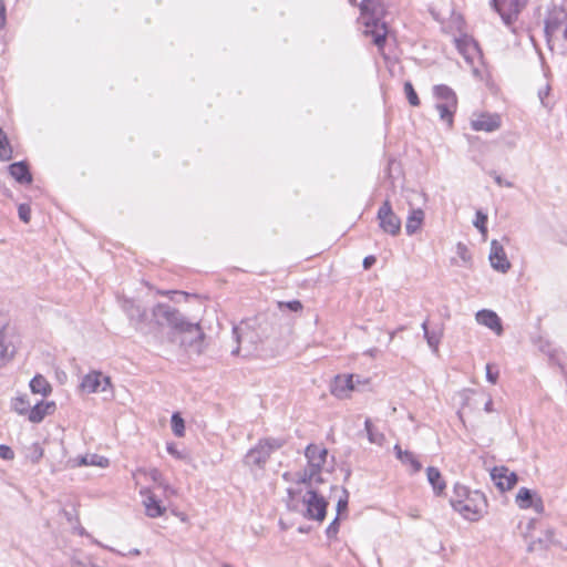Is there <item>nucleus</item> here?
Here are the masks:
<instances>
[{"instance_id": "35", "label": "nucleus", "mask_w": 567, "mask_h": 567, "mask_svg": "<svg viewBox=\"0 0 567 567\" xmlns=\"http://www.w3.org/2000/svg\"><path fill=\"white\" fill-rule=\"evenodd\" d=\"M135 475H144L145 477H148L153 482L157 483L159 486H163L166 491L169 489V487L167 485L163 484L162 473L157 468H150V470L138 468L136 471V473L134 474V476Z\"/></svg>"}, {"instance_id": "61", "label": "nucleus", "mask_w": 567, "mask_h": 567, "mask_svg": "<svg viewBox=\"0 0 567 567\" xmlns=\"http://www.w3.org/2000/svg\"><path fill=\"white\" fill-rule=\"evenodd\" d=\"M223 567H230L229 565H224Z\"/></svg>"}, {"instance_id": "46", "label": "nucleus", "mask_w": 567, "mask_h": 567, "mask_svg": "<svg viewBox=\"0 0 567 567\" xmlns=\"http://www.w3.org/2000/svg\"><path fill=\"white\" fill-rule=\"evenodd\" d=\"M473 491H470L466 486L455 485L454 496L452 498H467Z\"/></svg>"}, {"instance_id": "11", "label": "nucleus", "mask_w": 567, "mask_h": 567, "mask_svg": "<svg viewBox=\"0 0 567 567\" xmlns=\"http://www.w3.org/2000/svg\"><path fill=\"white\" fill-rule=\"evenodd\" d=\"M302 502L306 505L305 517L322 522L326 517L328 503L315 489L308 491Z\"/></svg>"}, {"instance_id": "14", "label": "nucleus", "mask_w": 567, "mask_h": 567, "mask_svg": "<svg viewBox=\"0 0 567 567\" xmlns=\"http://www.w3.org/2000/svg\"><path fill=\"white\" fill-rule=\"evenodd\" d=\"M81 388L87 393L106 392L111 390V379L99 371H92L83 377Z\"/></svg>"}, {"instance_id": "25", "label": "nucleus", "mask_w": 567, "mask_h": 567, "mask_svg": "<svg viewBox=\"0 0 567 567\" xmlns=\"http://www.w3.org/2000/svg\"><path fill=\"white\" fill-rule=\"evenodd\" d=\"M425 214L421 208H411L405 223V231L409 236L416 234L424 221Z\"/></svg>"}, {"instance_id": "27", "label": "nucleus", "mask_w": 567, "mask_h": 567, "mask_svg": "<svg viewBox=\"0 0 567 567\" xmlns=\"http://www.w3.org/2000/svg\"><path fill=\"white\" fill-rule=\"evenodd\" d=\"M109 464L110 461L106 457L99 454H86L72 460L73 467L92 465L104 468L107 467Z\"/></svg>"}, {"instance_id": "2", "label": "nucleus", "mask_w": 567, "mask_h": 567, "mask_svg": "<svg viewBox=\"0 0 567 567\" xmlns=\"http://www.w3.org/2000/svg\"><path fill=\"white\" fill-rule=\"evenodd\" d=\"M152 316L157 326H167L173 332L189 334V340H182V343L185 344L188 342L187 346L193 348L196 353L203 352L205 334L198 323L188 322L177 309L167 303H157L154 306Z\"/></svg>"}, {"instance_id": "43", "label": "nucleus", "mask_w": 567, "mask_h": 567, "mask_svg": "<svg viewBox=\"0 0 567 567\" xmlns=\"http://www.w3.org/2000/svg\"><path fill=\"white\" fill-rule=\"evenodd\" d=\"M279 308L281 310L284 309H288L290 311H293V312H298L302 309V305L299 300H291V301H287V302H279L278 303Z\"/></svg>"}, {"instance_id": "22", "label": "nucleus", "mask_w": 567, "mask_h": 567, "mask_svg": "<svg viewBox=\"0 0 567 567\" xmlns=\"http://www.w3.org/2000/svg\"><path fill=\"white\" fill-rule=\"evenodd\" d=\"M54 410V402H37L33 406H31L28 414V420L32 423H40L47 415L52 414Z\"/></svg>"}, {"instance_id": "20", "label": "nucleus", "mask_w": 567, "mask_h": 567, "mask_svg": "<svg viewBox=\"0 0 567 567\" xmlns=\"http://www.w3.org/2000/svg\"><path fill=\"white\" fill-rule=\"evenodd\" d=\"M140 494L143 497V505L148 517L156 518L165 513L166 508L162 506L161 502L155 497L150 488H142Z\"/></svg>"}, {"instance_id": "5", "label": "nucleus", "mask_w": 567, "mask_h": 567, "mask_svg": "<svg viewBox=\"0 0 567 567\" xmlns=\"http://www.w3.org/2000/svg\"><path fill=\"white\" fill-rule=\"evenodd\" d=\"M327 455L328 451L326 447L317 444H309L305 451L308 465L303 471L295 474L293 482L307 485H311L312 483H322L321 470L326 463Z\"/></svg>"}, {"instance_id": "51", "label": "nucleus", "mask_w": 567, "mask_h": 567, "mask_svg": "<svg viewBox=\"0 0 567 567\" xmlns=\"http://www.w3.org/2000/svg\"><path fill=\"white\" fill-rule=\"evenodd\" d=\"M90 565H93L90 561L81 560L80 558L73 557L71 560V567H90Z\"/></svg>"}, {"instance_id": "18", "label": "nucleus", "mask_w": 567, "mask_h": 567, "mask_svg": "<svg viewBox=\"0 0 567 567\" xmlns=\"http://www.w3.org/2000/svg\"><path fill=\"white\" fill-rule=\"evenodd\" d=\"M489 261L493 269L503 274L507 272L511 268V262L506 257L503 246L495 239L491 243Z\"/></svg>"}, {"instance_id": "8", "label": "nucleus", "mask_w": 567, "mask_h": 567, "mask_svg": "<svg viewBox=\"0 0 567 567\" xmlns=\"http://www.w3.org/2000/svg\"><path fill=\"white\" fill-rule=\"evenodd\" d=\"M433 96L436 100L435 109L440 113L441 121L450 127L453 125V117L457 110V96L453 89L445 84L433 86Z\"/></svg>"}, {"instance_id": "53", "label": "nucleus", "mask_w": 567, "mask_h": 567, "mask_svg": "<svg viewBox=\"0 0 567 567\" xmlns=\"http://www.w3.org/2000/svg\"><path fill=\"white\" fill-rule=\"evenodd\" d=\"M375 262L374 256H368L363 259L364 269H369Z\"/></svg>"}, {"instance_id": "55", "label": "nucleus", "mask_w": 567, "mask_h": 567, "mask_svg": "<svg viewBox=\"0 0 567 567\" xmlns=\"http://www.w3.org/2000/svg\"><path fill=\"white\" fill-rule=\"evenodd\" d=\"M484 410L487 413L493 412V400L491 398L486 401V403L484 405Z\"/></svg>"}, {"instance_id": "21", "label": "nucleus", "mask_w": 567, "mask_h": 567, "mask_svg": "<svg viewBox=\"0 0 567 567\" xmlns=\"http://www.w3.org/2000/svg\"><path fill=\"white\" fill-rule=\"evenodd\" d=\"M122 309L127 315L131 322L136 327V329H140L142 324L146 323V310L140 305H136L133 300L125 299L122 303Z\"/></svg>"}, {"instance_id": "15", "label": "nucleus", "mask_w": 567, "mask_h": 567, "mask_svg": "<svg viewBox=\"0 0 567 567\" xmlns=\"http://www.w3.org/2000/svg\"><path fill=\"white\" fill-rule=\"evenodd\" d=\"M501 125L502 118L497 113H480L471 120V127L476 132L492 133L497 131Z\"/></svg>"}, {"instance_id": "31", "label": "nucleus", "mask_w": 567, "mask_h": 567, "mask_svg": "<svg viewBox=\"0 0 567 567\" xmlns=\"http://www.w3.org/2000/svg\"><path fill=\"white\" fill-rule=\"evenodd\" d=\"M11 409L20 415H27L31 409V402L27 395H20L11 401Z\"/></svg>"}, {"instance_id": "41", "label": "nucleus", "mask_w": 567, "mask_h": 567, "mask_svg": "<svg viewBox=\"0 0 567 567\" xmlns=\"http://www.w3.org/2000/svg\"><path fill=\"white\" fill-rule=\"evenodd\" d=\"M486 223H487V215L481 210H477L475 220L473 224L482 233L483 236H485L487 233Z\"/></svg>"}, {"instance_id": "23", "label": "nucleus", "mask_w": 567, "mask_h": 567, "mask_svg": "<svg viewBox=\"0 0 567 567\" xmlns=\"http://www.w3.org/2000/svg\"><path fill=\"white\" fill-rule=\"evenodd\" d=\"M8 169L12 178H14L19 184H31L32 175L25 162L12 163L9 165Z\"/></svg>"}, {"instance_id": "10", "label": "nucleus", "mask_w": 567, "mask_h": 567, "mask_svg": "<svg viewBox=\"0 0 567 567\" xmlns=\"http://www.w3.org/2000/svg\"><path fill=\"white\" fill-rule=\"evenodd\" d=\"M377 218L380 228L384 233L391 236H398L400 234L402 223L400 217L393 212L389 199H385L379 208Z\"/></svg>"}, {"instance_id": "37", "label": "nucleus", "mask_w": 567, "mask_h": 567, "mask_svg": "<svg viewBox=\"0 0 567 567\" xmlns=\"http://www.w3.org/2000/svg\"><path fill=\"white\" fill-rule=\"evenodd\" d=\"M401 174V166L400 163L395 159H389L388 167L385 169V176L391 181V184H393L394 179Z\"/></svg>"}, {"instance_id": "47", "label": "nucleus", "mask_w": 567, "mask_h": 567, "mask_svg": "<svg viewBox=\"0 0 567 567\" xmlns=\"http://www.w3.org/2000/svg\"><path fill=\"white\" fill-rule=\"evenodd\" d=\"M486 379L488 382L495 384L498 379V371H493L492 364H486Z\"/></svg>"}, {"instance_id": "44", "label": "nucleus", "mask_w": 567, "mask_h": 567, "mask_svg": "<svg viewBox=\"0 0 567 567\" xmlns=\"http://www.w3.org/2000/svg\"><path fill=\"white\" fill-rule=\"evenodd\" d=\"M19 218L23 223H29L31 218V208L28 204H20L18 207Z\"/></svg>"}, {"instance_id": "60", "label": "nucleus", "mask_w": 567, "mask_h": 567, "mask_svg": "<svg viewBox=\"0 0 567 567\" xmlns=\"http://www.w3.org/2000/svg\"><path fill=\"white\" fill-rule=\"evenodd\" d=\"M349 1H350L351 3H354V2H355V0H349Z\"/></svg>"}, {"instance_id": "52", "label": "nucleus", "mask_w": 567, "mask_h": 567, "mask_svg": "<svg viewBox=\"0 0 567 567\" xmlns=\"http://www.w3.org/2000/svg\"><path fill=\"white\" fill-rule=\"evenodd\" d=\"M167 452L176 458H182V454L174 444H167Z\"/></svg>"}, {"instance_id": "19", "label": "nucleus", "mask_w": 567, "mask_h": 567, "mask_svg": "<svg viewBox=\"0 0 567 567\" xmlns=\"http://www.w3.org/2000/svg\"><path fill=\"white\" fill-rule=\"evenodd\" d=\"M476 322L495 332L497 336L503 333V326L498 315L489 309H482L475 315Z\"/></svg>"}, {"instance_id": "4", "label": "nucleus", "mask_w": 567, "mask_h": 567, "mask_svg": "<svg viewBox=\"0 0 567 567\" xmlns=\"http://www.w3.org/2000/svg\"><path fill=\"white\" fill-rule=\"evenodd\" d=\"M545 37L551 52L567 55V12L554 7L545 18Z\"/></svg>"}, {"instance_id": "42", "label": "nucleus", "mask_w": 567, "mask_h": 567, "mask_svg": "<svg viewBox=\"0 0 567 567\" xmlns=\"http://www.w3.org/2000/svg\"><path fill=\"white\" fill-rule=\"evenodd\" d=\"M339 528H340L339 517L336 516L334 519L329 524V526L326 529L327 537L330 539L337 538Z\"/></svg>"}, {"instance_id": "12", "label": "nucleus", "mask_w": 567, "mask_h": 567, "mask_svg": "<svg viewBox=\"0 0 567 567\" xmlns=\"http://www.w3.org/2000/svg\"><path fill=\"white\" fill-rule=\"evenodd\" d=\"M355 383H360L358 375L339 374L333 379L330 385V392L338 399H347L350 396V393L355 390Z\"/></svg>"}, {"instance_id": "40", "label": "nucleus", "mask_w": 567, "mask_h": 567, "mask_svg": "<svg viewBox=\"0 0 567 567\" xmlns=\"http://www.w3.org/2000/svg\"><path fill=\"white\" fill-rule=\"evenodd\" d=\"M28 451V457L33 464L38 463L43 456V449L39 443H33Z\"/></svg>"}, {"instance_id": "36", "label": "nucleus", "mask_w": 567, "mask_h": 567, "mask_svg": "<svg viewBox=\"0 0 567 567\" xmlns=\"http://www.w3.org/2000/svg\"><path fill=\"white\" fill-rule=\"evenodd\" d=\"M171 423H172L173 433L178 437L184 436L185 423H184V420L182 419V416L179 415V413H174L172 415Z\"/></svg>"}, {"instance_id": "34", "label": "nucleus", "mask_w": 567, "mask_h": 567, "mask_svg": "<svg viewBox=\"0 0 567 567\" xmlns=\"http://www.w3.org/2000/svg\"><path fill=\"white\" fill-rule=\"evenodd\" d=\"M456 47L467 61L471 59L472 54L477 51V45L467 39L456 40Z\"/></svg>"}, {"instance_id": "50", "label": "nucleus", "mask_w": 567, "mask_h": 567, "mask_svg": "<svg viewBox=\"0 0 567 567\" xmlns=\"http://www.w3.org/2000/svg\"><path fill=\"white\" fill-rule=\"evenodd\" d=\"M493 177H494V181L495 183L498 185V186H505L507 188H512L514 187V184L512 182H508V181H505L502 178L501 175H498L497 173H493Z\"/></svg>"}, {"instance_id": "1", "label": "nucleus", "mask_w": 567, "mask_h": 567, "mask_svg": "<svg viewBox=\"0 0 567 567\" xmlns=\"http://www.w3.org/2000/svg\"><path fill=\"white\" fill-rule=\"evenodd\" d=\"M152 316L157 326H167L173 332L189 334V340H182V343L185 344L188 342L187 346L193 348L196 353L203 352L205 334L198 323L188 322L177 309L167 303H157L154 306Z\"/></svg>"}, {"instance_id": "32", "label": "nucleus", "mask_w": 567, "mask_h": 567, "mask_svg": "<svg viewBox=\"0 0 567 567\" xmlns=\"http://www.w3.org/2000/svg\"><path fill=\"white\" fill-rule=\"evenodd\" d=\"M12 147L9 142L8 135L0 127V161L8 162L12 158Z\"/></svg>"}, {"instance_id": "30", "label": "nucleus", "mask_w": 567, "mask_h": 567, "mask_svg": "<svg viewBox=\"0 0 567 567\" xmlns=\"http://www.w3.org/2000/svg\"><path fill=\"white\" fill-rule=\"evenodd\" d=\"M30 389L32 393L41 394L43 396H47L52 390L48 380L41 374L33 377L30 381Z\"/></svg>"}, {"instance_id": "48", "label": "nucleus", "mask_w": 567, "mask_h": 567, "mask_svg": "<svg viewBox=\"0 0 567 567\" xmlns=\"http://www.w3.org/2000/svg\"><path fill=\"white\" fill-rule=\"evenodd\" d=\"M0 457L2 460H12L14 457V453L8 445H0Z\"/></svg>"}, {"instance_id": "6", "label": "nucleus", "mask_w": 567, "mask_h": 567, "mask_svg": "<svg viewBox=\"0 0 567 567\" xmlns=\"http://www.w3.org/2000/svg\"><path fill=\"white\" fill-rule=\"evenodd\" d=\"M285 445V440L267 437L251 447L244 457V463L251 471L264 470L270 455Z\"/></svg>"}, {"instance_id": "29", "label": "nucleus", "mask_w": 567, "mask_h": 567, "mask_svg": "<svg viewBox=\"0 0 567 567\" xmlns=\"http://www.w3.org/2000/svg\"><path fill=\"white\" fill-rule=\"evenodd\" d=\"M456 256H457V259L452 260L456 266L467 267V268L472 267V254L465 244L457 243Z\"/></svg>"}, {"instance_id": "59", "label": "nucleus", "mask_w": 567, "mask_h": 567, "mask_svg": "<svg viewBox=\"0 0 567 567\" xmlns=\"http://www.w3.org/2000/svg\"><path fill=\"white\" fill-rule=\"evenodd\" d=\"M394 338V333H390V340Z\"/></svg>"}, {"instance_id": "24", "label": "nucleus", "mask_w": 567, "mask_h": 567, "mask_svg": "<svg viewBox=\"0 0 567 567\" xmlns=\"http://www.w3.org/2000/svg\"><path fill=\"white\" fill-rule=\"evenodd\" d=\"M421 327L429 347L432 349L433 352L436 353L439 351V344L441 343L443 337V327L440 326L430 329L427 320H425Z\"/></svg>"}, {"instance_id": "7", "label": "nucleus", "mask_w": 567, "mask_h": 567, "mask_svg": "<svg viewBox=\"0 0 567 567\" xmlns=\"http://www.w3.org/2000/svg\"><path fill=\"white\" fill-rule=\"evenodd\" d=\"M451 505L465 519L472 522L478 520L487 507L485 495L480 491H473L467 498H451Z\"/></svg>"}, {"instance_id": "38", "label": "nucleus", "mask_w": 567, "mask_h": 567, "mask_svg": "<svg viewBox=\"0 0 567 567\" xmlns=\"http://www.w3.org/2000/svg\"><path fill=\"white\" fill-rule=\"evenodd\" d=\"M404 93L406 95V99L409 101V103L412 105V106H419L420 105V99L412 85V83L410 81H406L404 83Z\"/></svg>"}, {"instance_id": "28", "label": "nucleus", "mask_w": 567, "mask_h": 567, "mask_svg": "<svg viewBox=\"0 0 567 567\" xmlns=\"http://www.w3.org/2000/svg\"><path fill=\"white\" fill-rule=\"evenodd\" d=\"M427 481L432 485L435 494L440 495L445 489V482L436 467L429 466L426 468Z\"/></svg>"}, {"instance_id": "26", "label": "nucleus", "mask_w": 567, "mask_h": 567, "mask_svg": "<svg viewBox=\"0 0 567 567\" xmlns=\"http://www.w3.org/2000/svg\"><path fill=\"white\" fill-rule=\"evenodd\" d=\"M393 450L396 458L400 460L403 465L411 466L412 474H415L421 471L422 464L419 462V460L412 452L403 451L399 444H395Z\"/></svg>"}, {"instance_id": "13", "label": "nucleus", "mask_w": 567, "mask_h": 567, "mask_svg": "<svg viewBox=\"0 0 567 567\" xmlns=\"http://www.w3.org/2000/svg\"><path fill=\"white\" fill-rule=\"evenodd\" d=\"M14 333L8 324H0V367L9 362L17 350Z\"/></svg>"}, {"instance_id": "49", "label": "nucleus", "mask_w": 567, "mask_h": 567, "mask_svg": "<svg viewBox=\"0 0 567 567\" xmlns=\"http://www.w3.org/2000/svg\"><path fill=\"white\" fill-rule=\"evenodd\" d=\"M7 22V9L3 0H0V29L6 27Z\"/></svg>"}, {"instance_id": "39", "label": "nucleus", "mask_w": 567, "mask_h": 567, "mask_svg": "<svg viewBox=\"0 0 567 567\" xmlns=\"http://www.w3.org/2000/svg\"><path fill=\"white\" fill-rule=\"evenodd\" d=\"M247 327L248 326L245 322H241L239 326L234 327L233 334L238 344L245 342V340L248 338Z\"/></svg>"}, {"instance_id": "3", "label": "nucleus", "mask_w": 567, "mask_h": 567, "mask_svg": "<svg viewBox=\"0 0 567 567\" xmlns=\"http://www.w3.org/2000/svg\"><path fill=\"white\" fill-rule=\"evenodd\" d=\"M359 21L363 25V33L372 37L373 43L382 48L386 35L388 27L383 21L385 9L381 0H362L360 3Z\"/></svg>"}, {"instance_id": "45", "label": "nucleus", "mask_w": 567, "mask_h": 567, "mask_svg": "<svg viewBox=\"0 0 567 567\" xmlns=\"http://www.w3.org/2000/svg\"><path fill=\"white\" fill-rule=\"evenodd\" d=\"M343 496L339 498L337 503V516L347 511L349 494L347 489H342Z\"/></svg>"}, {"instance_id": "9", "label": "nucleus", "mask_w": 567, "mask_h": 567, "mask_svg": "<svg viewBox=\"0 0 567 567\" xmlns=\"http://www.w3.org/2000/svg\"><path fill=\"white\" fill-rule=\"evenodd\" d=\"M528 0H491L493 9L499 14L503 23L515 32L514 23Z\"/></svg>"}, {"instance_id": "17", "label": "nucleus", "mask_w": 567, "mask_h": 567, "mask_svg": "<svg viewBox=\"0 0 567 567\" xmlns=\"http://www.w3.org/2000/svg\"><path fill=\"white\" fill-rule=\"evenodd\" d=\"M491 477L502 492L512 489L517 483V475L505 466H495L491 471Z\"/></svg>"}, {"instance_id": "57", "label": "nucleus", "mask_w": 567, "mask_h": 567, "mask_svg": "<svg viewBox=\"0 0 567 567\" xmlns=\"http://www.w3.org/2000/svg\"><path fill=\"white\" fill-rule=\"evenodd\" d=\"M282 476H284V478H285L286 481H288V480H289V476H290V473H285Z\"/></svg>"}, {"instance_id": "33", "label": "nucleus", "mask_w": 567, "mask_h": 567, "mask_svg": "<svg viewBox=\"0 0 567 567\" xmlns=\"http://www.w3.org/2000/svg\"><path fill=\"white\" fill-rule=\"evenodd\" d=\"M364 429L367 431L368 440L370 441V443L377 444V445L383 444V442L385 440L384 434L374 429L370 419L365 420Z\"/></svg>"}, {"instance_id": "58", "label": "nucleus", "mask_w": 567, "mask_h": 567, "mask_svg": "<svg viewBox=\"0 0 567 567\" xmlns=\"http://www.w3.org/2000/svg\"><path fill=\"white\" fill-rule=\"evenodd\" d=\"M288 494H289L290 497H292L293 496V491L289 488L288 489Z\"/></svg>"}, {"instance_id": "54", "label": "nucleus", "mask_w": 567, "mask_h": 567, "mask_svg": "<svg viewBox=\"0 0 567 567\" xmlns=\"http://www.w3.org/2000/svg\"><path fill=\"white\" fill-rule=\"evenodd\" d=\"M548 92H549V87L546 86L544 90H539L538 92V96L540 99V102L543 105H547L546 102H545V97L548 95Z\"/></svg>"}, {"instance_id": "16", "label": "nucleus", "mask_w": 567, "mask_h": 567, "mask_svg": "<svg viewBox=\"0 0 567 567\" xmlns=\"http://www.w3.org/2000/svg\"><path fill=\"white\" fill-rule=\"evenodd\" d=\"M516 504L519 508L527 509L533 508L536 513H543L544 504L542 498L536 492L522 487L516 495Z\"/></svg>"}, {"instance_id": "56", "label": "nucleus", "mask_w": 567, "mask_h": 567, "mask_svg": "<svg viewBox=\"0 0 567 567\" xmlns=\"http://www.w3.org/2000/svg\"><path fill=\"white\" fill-rule=\"evenodd\" d=\"M239 350H240V348H239V346H238L236 349H234V350L231 351V354H234V355L238 354V353H239Z\"/></svg>"}]
</instances>
